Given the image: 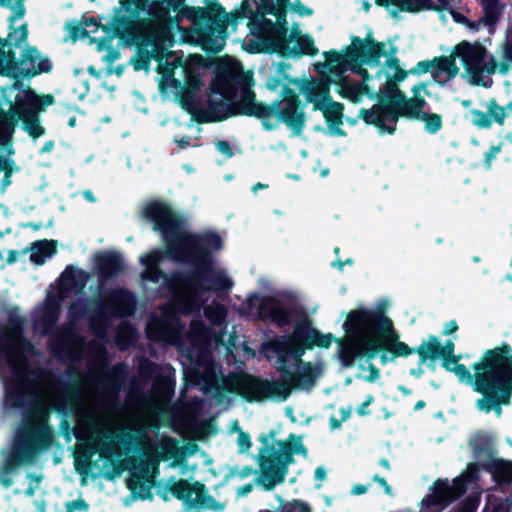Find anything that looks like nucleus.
I'll return each instance as SVG.
<instances>
[{
	"mask_svg": "<svg viewBox=\"0 0 512 512\" xmlns=\"http://www.w3.org/2000/svg\"><path fill=\"white\" fill-rule=\"evenodd\" d=\"M251 307L258 308V315L270 317L279 325L295 322L293 333L265 344L267 358L276 359L277 368L283 372L279 381H263L244 374H234L225 380L229 392L239 394L248 401H284L292 388L308 390L323 372L321 363L300 360L306 349L314 346L328 348L336 342L335 358L342 367L354 365L356 359L375 358L381 353L382 363L412 354V349L400 340L392 319L381 309L359 307L350 310L342 324L344 336L334 339L330 333L322 334L312 328L302 316L280 306L273 298L253 296Z\"/></svg>",
	"mask_w": 512,
	"mask_h": 512,
	"instance_id": "obj_1",
	"label": "nucleus"
},
{
	"mask_svg": "<svg viewBox=\"0 0 512 512\" xmlns=\"http://www.w3.org/2000/svg\"><path fill=\"white\" fill-rule=\"evenodd\" d=\"M168 15L164 2L120 0L111 29L94 18L71 24L68 29L73 40L88 37L100 52L106 50L116 35L137 45L134 69L148 70L151 59L157 60L161 93L178 100L185 109H194L195 96L205 83L208 65L200 55L179 56L168 51L172 45V35L165 23Z\"/></svg>",
	"mask_w": 512,
	"mask_h": 512,
	"instance_id": "obj_2",
	"label": "nucleus"
},
{
	"mask_svg": "<svg viewBox=\"0 0 512 512\" xmlns=\"http://www.w3.org/2000/svg\"><path fill=\"white\" fill-rule=\"evenodd\" d=\"M164 7L177 12V21L188 18L197 24L201 21L211 22L215 27H209V33L201 36L202 46L211 52L220 51L225 44L226 29L234 26L236 20L249 18V29L254 38L246 40V49L249 52L264 50L278 52L287 56H299L302 54L315 55L318 53L314 41L309 35L303 34L298 27H293L289 34L284 27L283 15L286 8V0H244L238 9L230 14L226 13L219 5L208 8L187 7L184 0H160Z\"/></svg>",
	"mask_w": 512,
	"mask_h": 512,
	"instance_id": "obj_3",
	"label": "nucleus"
},
{
	"mask_svg": "<svg viewBox=\"0 0 512 512\" xmlns=\"http://www.w3.org/2000/svg\"><path fill=\"white\" fill-rule=\"evenodd\" d=\"M251 78V73L244 72L233 58H220L210 86L207 107L201 111L198 108L199 89L195 96V108L187 110L198 112L203 121H222L237 112L264 119L275 118L286 124L294 134H300L306 116L296 88L300 89L302 85L284 73L271 76L267 87L279 93L281 98L268 105L255 101L254 92L249 87Z\"/></svg>",
	"mask_w": 512,
	"mask_h": 512,
	"instance_id": "obj_4",
	"label": "nucleus"
},
{
	"mask_svg": "<svg viewBox=\"0 0 512 512\" xmlns=\"http://www.w3.org/2000/svg\"><path fill=\"white\" fill-rule=\"evenodd\" d=\"M163 261L164 255L160 250L140 257L144 267L141 273L143 283H161L163 292L170 297V303L162 310L161 317H155L148 323L147 335L156 341L177 343L181 329L178 314L188 315L199 311L207 291L228 290L232 287V281L223 269L214 266L215 262L206 266L195 264L200 271L192 278L174 276L168 279L158 270V265Z\"/></svg>",
	"mask_w": 512,
	"mask_h": 512,
	"instance_id": "obj_5",
	"label": "nucleus"
},
{
	"mask_svg": "<svg viewBox=\"0 0 512 512\" xmlns=\"http://www.w3.org/2000/svg\"><path fill=\"white\" fill-rule=\"evenodd\" d=\"M376 49L377 46L362 43L358 38H352L351 44L341 51H329L323 53L324 62H317L314 68L323 79H313L304 82L300 92L307 102L313 104L315 110H320L328 125L331 135H344L340 128L343 117V104L335 102L330 96V84L336 86V92L343 98L354 103H359L364 97L372 98L374 87L368 84L362 86L360 83L350 80L345 73L352 71L362 74V64L374 65L375 57H368L365 54L359 57L357 51L364 48Z\"/></svg>",
	"mask_w": 512,
	"mask_h": 512,
	"instance_id": "obj_6",
	"label": "nucleus"
},
{
	"mask_svg": "<svg viewBox=\"0 0 512 512\" xmlns=\"http://www.w3.org/2000/svg\"><path fill=\"white\" fill-rule=\"evenodd\" d=\"M53 103L50 95L39 96L29 86L16 82L1 89L0 95V190L4 192L11 184V176L18 170L11 156L14 154L12 135L15 124L21 122L23 129L36 139L45 132L40 124L39 112Z\"/></svg>",
	"mask_w": 512,
	"mask_h": 512,
	"instance_id": "obj_7",
	"label": "nucleus"
},
{
	"mask_svg": "<svg viewBox=\"0 0 512 512\" xmlns=\"http://www.w3.org/2000/svg\"><path fill=\"white\" fill-rule=\"evenodd\" d=\"M143 215L162 234L169 248L168 253L160 251L164 259L171 256L194 264L211 265L214 259L210 254L223 247V238L214 231H206L197 236L189 234L182 220L166 203H148L143 209Z\"/></svg>",
	"mask_w": 512,
	"mask_h": 512,
	"instance_id": "obj_8",
	"label": "nucleus"
},
{
	"mask_svg": "<svg viewBox=\"0 0 512 512\" xmlns=\"http://www.w3.org/2000/svg\"><path fill=\"white\" fill-rule=\"evenodd\" d=\"M453 369L461 382L482 394L476 407L486 413L494 411L500 417L501 405L509 404L512 396V348L502 345L486 350L474 363L473 374L462 366Z\"/></svg>",
	"mask_w": 512,
	"mask_h": 512,
	"instance_id": "obj_9",
	"label": "nucleus"
},
{
	"mask_svg": "<svg viewBox=\"0 0 512 512\" xmlns=\"http://www.w3.org/2000/svg\"><path fill=\"white\" fill-rule=\"evenodd\" d=\"M362 43L377 46V50L368 48H364L363 50L357 51L359 57H362L365 54L368 57H375L376 63L372 66L367 64H362L360 69L362 70V74H359L364 83L361 84L365 86L368 84L370 87H374V94H379L380 101L378 104L374 105L371 109H361L359 116L366 122V114H380L384 110L392 107L394 105V100L396 97L392 96V89H395L400 95L403 93L398 89L397 82L403 81L408 72L403 70L399 66V62L394 57L387 56L385 47V43L375 42L371 34H368L365 39H360L357 37Z\"/></svg>",
	"mask_w": 512,
	"mask_h": 512,
	"instance_id": "obj_10",
	"label": "nucleus"
},
{
	"mask_svg": "<svg viewBox=\"0 0 512 512\" xmlns=\"http://www.w3.org/2000/svg\"><path fill=\"white\" fill-rule=\"evenodd\" d=\"M31 346L18 326L0 332V377L7 394L28 391L27 356Z\"/></svg>",
	"mask_w": 512,
	"mask_h": 512,
	"instance_id": "obj_11",
	"label": "nucleus"
},
{
	"mask_svg": "<svg viewBox=\"0 0 512 512\" xmlns=\"http://www.w3.org/2000/svg\"><path fill=\"white\" fill-rule=\"evenodd\" d=\"M394 97V105L380 114H366V123L374 125L380 133L393 134L396 130V123L399 117L417 119L424 123V129L430 134L437 133L442 128V117L436 113L423 111L426 104L424 99H406L395 89L391 90Z\"/></svg>",
	"mask_w": 512,
	"mask_h": 512,
	"instance_id": "obj_12",
	"label": "nucleus"
},
{
	"mask_svg": "<svg viewBox=\"0 0 512 512\" xmlns=\"http://www.w3.org/2000/svg\"><path fill=\"white\" fill-rule=\"evenodd\" d=\"M261 474L258 483L265 489H273L282 483L293 455H307L301 437L291 435L287 441H275L261 451Z\"/></svg>",
	"mask_w": 512,
	"mask_h": 512,
	"instance_id": "obj_13",
	"label": "nucleus"
},
{
	"mask_svg": "<svg viewBox=\"0 0 512 512\" xmlns=\"http://www.w3.org/2000/svg\"><path fill=\"white\" fill-rule=\"evenodd\" d=\"M456 58L460 59L464 68V77L474 85L489 86L491 84L490 75L497 69L505 73L508 70L509 62L497 65L492 55L478 43H469L463 41L453 49Z\"/></svg>",
	"mask_w": 512,
	"mask_h": 512,
	"instance_id": "obj_14",
	"label": "nucleus"
},
{
	"mask_svg": "<svg viewBox=\"0 0 512 512\" xmlns=\"http://www.w3.org/2000/svg\"><path fill=\"white\" fill-rule=\"evenodd\" d=\"M87 280L88 274L80 269L67 268L61 274L57 287L51 289L44 305L37 311L44 325L55 322L61 302L81 293Z\"/></svg>",
	"mask_w": 512,
	"mask_h": 512,
	"instance_id": "obj_15",
	"label": "nucleus"
},
{
	"mask_svg": "<svg viewBox=\"0 0 512 512\" xmlns=\"http://www.w3.org/2000/svg\"><path fill=\"white\" fill-rule=\"evenodd\" d=\"M21 58L15 57L0 58V75L13 78L31 77L41 73L49 72L52 69L50 60L41 55L35 48H28L20 53Z\"/></svg>",
	"mask_w": 512,
	"mask_h": 512,
	"instance_id": "obj_16",
	"label": "nucleus"
},
{
	"mask_svg": "<svg viewBox=\"0 0 512 512\" xmlns=\"http://www.w3.org/2000/svg\"><path fill=\"white\" fill-rule=\"evenodd\" d=\"M477 464H470L467 468V475L455 479L452 484L447 481L438 480L430 489V493L423 498L419 512H440L448 501L463 493V484L466 480H472L473 474L477 471Z\"/></svg>",
	"mask_w": 512,
	"mask_h": 512,
	"instance_id": "obj_17",
	"label": "nucleus"
},
{
	"mask_svg": "<svg viewBox=\"0 0 512 512\" xmlns=\"http://www.w3.org/2000/svg\"><path fill=\"white\" fill-rule=\"evenodd\" d=\"M191 454L192 451L186 447H178L177 443L170 438L161 439L154 448H148V455L154 457L156 464L159 461H166L169 467L180 468L182 474L196 469V464H187V458Z\"/></svg>",
	"mask_w": 512,
	"mask_h": 512,
	"instance_id": "obj_18",
	"label": "nucleus"
},
{
	"mask_svg": "<svg viewBox=\"0 0 512 512\" xmlns=\"http://www.w3.org/2000/svg\"><path fill=\"white\" fill-rule=\"evenodd\" d=\"M171 491L178 499L190 506L211 511H222L225 507L224 503L206 495L203 486L198 483L191 485L185 480H180L172 485Z\"/></svg>",
	"mask_w": 512,
	"mask_h": 512,
	"instance_id": "obj_19",
	"label": "nucleus"
},
{
	"mask_svg": "<svg viewBox=\"0 0 512 512\" xmlns=\"http://www.w3.org/2000/svg\"><path fill=\"white\" fill-rule=\"evenodd\" d=\"M392 15L398 12H418L424 9L447 11L457 9L459 0H374Z\"/></svg>",
	"mask_w": 512,
	"mask_h": 512,
	"instance_id": "obj_20",
	"label": "nucleus"
},
{
	"mask_svg": "<svg viewBox=\"0 0 512 512\" xmlns=\"http://www.w3.org/2000/svg\"><path fill=\"white\" fill-rule=\"evenodd\" d=\"M204 313L213 328L207 330L203 328L200 322L193 320L191 323L190 337L195 342H223L219 331L225 320L226 311L224 307L220 304L213 303L205 308Z\"/></svg>",
	"mask_w": 512,
	"mask_h": 512,
	"instance_id": "obj_21",
	"label": "nucleus"
},
{
	"mask_svg": "<svg viewBox=\"0 0 512 512\" xmlns=\"http://www.w3.org/2000/svg\"><path fill=\"white\" fill-rule=\"evenodd\" d=\"M485 111L471 109L467 115L469 121L479 129H489L494 123L503 125L509 116L511 106H500L494 99L484 104Z\"/></svg>",
	"mask_w": 512,
	"mask_h": 512,
	"instance_id": "obj_22",
	"label": "nucleus"
},
{
	"mask_svg": "<svg viewBox=\"0 0 512 512\" xmlns=\"http://www.w3.org/2000/svg\"><path fill=\"white\" fill-rule=\"evenodd\" d=\"M11 23V21L9 20ZM16 21L13 22L10 27V32L6 41L0 39V58H7V54L9 57H15L18 51L21 53L26 49L23 48V44L27 38V29L24 24H20L18 27H15Z\"/></svg>",
	"mask_w": 512,
	"mask_h": 512,
	"instance_id": "obj_23",
	"label": "nucleus"
},
{
	"mask_svg": "<svg viewBox=\"0 0 512 512\" xmlns=\"http://www.w3.org/2000/svg\"><path fill=\"white\" fill-rule=\"evenodd\" d=\"M454 51L449 56L433 59L432 76L439 84H445L459 73Z\"/></svg>",
	"mask_w": 512,
	"mask_h": 512,
	"instance_id": "obj_24",
	"label": "nucleus"
},
{
	"mask_svg": "<svg viewBox=\"0 0 512 512\" xmlns=\"http://www.w3.org/2000/svg\"><path fill=\"white\" fill-rule=\"evenodd\" d=\"M56 249L57 242L54 240L37 241L29 249V259L36 265H42L56 253Z\"/></svg>",
	"mask_w": 512,
	"mask_h": 512,
	"instance_id": "obj_25",
	"label": "nucleus"
},
{
	"mask_svg": "<svg viewBox=\"0 0 512 512\" xmlns=\"http://www.w3.org/2000/svg\"><path fill=\"white\" fill-rule=\"evenodd\" d=\"M484 466L497 482L512 481V462L502 459H491Z\"/></svg>",
	"mask_w": 512,
	"mask_h": 512,
	"instance_id": "obj_26",
	"label": "nucleus"
},
{
	"mask_svg": "<svg viewBox=\"0 0 512 512\" xmlns=\"http://www.w3.org/2000/svg\"><path fill=\"white\" fill-rule=\"evenodd\" d=\"M454 353V343L452 341H447L444 344L440 343V356L443 358V366L448 370L453 372L458 378L459 375L456 373V371L453 369V367L462 366L466 370H468L471 374L474 373V370H469L466 366L463 364L458 363V357L453 355ZM474 364L472 365L473 369Z\"/></svg>",
	"mask_w": 512,
	"mask_h": 512,
	"instance_id": "obj_27",
	"label": "nucleus"
},
{
	"mask_svg": "<svg viewBox=\"0 0 512 512\" xmlns=\"http://www.w3.org/2000/svg\"><path fill=\"white\" fill-rule=\"evenodd\" d=\"M90 445L91 447L89 451L86 452L85 444L81 441L75 451V468L80 473H84L86 471L91 455L98 451V447L94 441L91 442Z\"/></svg>",
	"mask_w": 512,
	"mask_h": 512,
	"instance_id": "obj_28",
	"label": "nucleus"
},
{
	"mask_svg": "<svg viewBox=\"0 0 512 512\" xmlns=\"http://www.w3.org/2000/svg\"><path fill=\"white\" fill-rule=\"evenodd\" d=\"M421 362L426 360H435L440 356V341L436 337H429V339L421 344L418 349Z\"/></svg>",
	"mask_w": 512,
	"mask_h": 512,
	"instance_id": "obj_29",
	"label": "nucleus"
},
{
	"mask_svg": "<svg viewBox=\"0 0 512 512\" xmlns=\"http://www.w3.org/2000/svg\"><path fill=\"white\" fill-rule=\"evenodd\" d=\"M132 297L125 291H118L113 296L112 303L114 312L119 315L130 313L132 308Z\"/></svg>",
	"mask_w": 512,
	"mask_h": 512,
	"instance_id": "obj_30",
	"label": "nucleus"
},
{
	"mask_svg": "<svg viewBox=\"0 0 512 512\" xmlns=\"http://www.w3.org/2000/svg\"><path fill=\"white\" fill-rule=\"evenodd\" d=\"M485 11L483 26H492L501 14L499 0H480Z\"/></svg>",
	"mask_w": 512,
	"mask_h": 512,
	"instance_id": "obj_31",
	"label": "nucleus"
},
{
	"mask_svg": "<svg viewBox=\"0 0 512 512\" xmlns=\"http://www.w3.org/2000/svg\"><path fill=\"white\" fill-rule=\"evenodd\" d=\"M122 258L118 253L107 252L100 256L103 273H114L121 268Z\"/></svg>",
	"mask_w": 512,
	"mask_h": 512,
	"instance_id": "obj_32",
	"label": "nucleus"
},
{
	"mask_svg": "<svg viewBox=\"0 0 512 512\" xmlns=\"http://www.w3.org/2000/svg\"><path fill=\"white\" fill-rule=\"evenodd\" d=\"M0 5L3 7L10 8L12 16L10 17L11 25L14 21L21 20L24 16L25 9L23 6V0H0Z\"/></svg>",
	"mask_w": 512,
	"mask_h": 512,
	"instance_id": "obj_33",
	"label": "nucleus"
},
{
	"mask_svg": "<svg viewBox=\"0 0 512 512\" xmlns=\"http://www.w3.org/2000/svg\"><path fill=\"white\" fill-rule=\"evenodd\" d=\"M449 13L455 22L463 24L473 31H477L483 26V21H478L476 23L470 22L463 14L458 12L456 9L450 10Z\"/></svg>",
	"mask_w": 512,
	"mask_h": 512,
	"instance_id": "obj_34",
	"label": "nucleus"
},
{
	"mask_svg": "<svg viewBox=\"0 0 512 512\" xmlns=\"http://www.w3.org/2000/svg\"><path fill=\"white\" fill-rule=\"evenodd\" d=\"M283 512H310L309 507L299 501H294L283 507Z\"/></svg>",
	"mask_w": 512,
	"mask_h": 512,
	"instance_id": "obj_35",
	"label": "nucleus"
},
{
	"mask_svg": "<svg viewBox=\"0 0 512 512\" xmlns=\"http://www.w3.org/2000/svg\"><path fill=\"white\" fill-rule=\"evenodd\" d=\"M433 60L431 61H421L419 62L413 69H411V73L413 74H423V73H431L433 70Z\"/></svg>",
	"mask_w": 512,
	"mask_h": 512,
	"instance_id": "obj_36",
	"label": "nucleus"
},
{
	"mask_svg": "<svg viewBox=\"0 0 512 512\" xmlns=\"http://www.w3.org/2000/svg\"><path fill=\"white\" fill-rule=\"evenodd\" d=\"M505 60L512 63V29H509L506 37V45L503 51Z\"/></svg>",
	"mask_w": 512,
	"mask_h": 512,
	"instance_id": "obj_37",
	"label": "nucleus"
},
{
	"mask_svg": "<svg viewBox=\"0 0 512 512\" xmlns=\"http://www.w3.org/2000/svg\"><path fill=\"white\" fill-rule=\"evenodd\" d=\"M216 149L225 157L230 158L233 156V150L228 142L219 141L216 143Z\"/></svg>",
	"mask_w": 512,
	"mask_h": 512,
	"instance_id": "obj_38",
	"label": "nucleus"
},
{
	"mask_svg": "<svg viewBox=\"0 0 512 512\" xmlns=\"http://www.w3.org/2000/svg\"><path fill=\"white\" fill-rule=\"evenodd\" d=\"M237 442H238V445H239V449L240 451H246L250 445H251V442H250V437L243 433V432H240L239 435H238V438H237Z\"/></svg>",
	"mask_w": 512,
	"mask_h": 512,
	"instance_id": "obj_39",
	"label": "nucleus"
},
{
	"mask_svg": "<svg viewBox=\"0 0 512 512\" xmlns=\"http://www.w3.org/2000/svg\"><path fill=\"white\" fill-rule=\"evenodd\" d=\"M499 152L500 148L494 146L490 148V150L485 154V163L487 165V168L491 167L493 160L497 157Z\"/></svg>",
	"mask_w": 512,
	"mask_h": 512,
	"instance_id": "obj_40",
	"label": "nucleus"
},
{
	"mask_svg": "<svg viewBox=\"0 0 512 512\" xmlns=\"http://www.w3.org/2000/svg\"><path fill=\"white\" fill-rule=\"evenodd\" d=\"M45 416H46V413H43L41 415V421H40L41 423H40V427H39V433L42 435V437L45 440H50L51 433H50V430L48 429V427L44 423Z\"/></svg>",
	"mask_w": 512,
	"mask_h": 512,
	"instance_id": "obj_41",
	"label": "nucleus"
},
{
	"mask_svg": "<svg viewBox=\"0 0 512 512\" xmlns=\"http://www.w3.org/2000/svg\"><path fill=\"white\" fill-rule=\"evenodd\" d=\"M374 401V398L373 396L371 395H368L365 399V401L357 408V413L359 415H367L368 414V411H367V407L373 403Z\"/></svg>",
	"mask_w": 512,
	"mask_h": 512,
	"instance_id": "obj_42",
	"label": "nucleus"
},
{
	"mask_svg": "<svg viewBox=\"0 0 512 512\" xmlns=\"http://www.w3.org/2000/svg\"><path fill=\"white\" fill-rule=\"evenodd\" d=\"M292 10L298 13L300 16H309L312 14V10L305 7L300 3H296L293 5Z\"/></svg>",
	"mask_w": 512,
	"mask_h": 512,
	"instance_id": "obj_43",
	"label": "nucleus"
},
{
	"mask_svg": "<svg viewBox=\"0 0 512 512\" xmlns=\"http://www.w3.org/2000/svg\"><path fill=\"white\" fill-rule=\"evenodd\" d=\"M361 378L369 382H374L379 378V371L374 366L371 365L369 374L361 375Z\"/></svg>",
	"mask_w": 512,
	"mask_h": 512,
	"instance_id": "obj_44",
	"label": "nucleus"
},
{
	"mask_svg": "<svg viewBox=\"0 0 512 512\" xmlns=\"http://www.w3.org/2000/svg\"><path fill=\"white\" fill-rule=\"evenodd\" d=\"M373 480H374L375 482H377L381 487H383V489H384V491H385V493H386V494H388V495H392V489H391V487L387 484V482L385 481V479H383V478H381V477H379V476L375 475V476L373 477Z\"/></svg>",
	"mask_w": 512,
	"mask_h": 512,
	"instance_id": "obj_45",
	"label": "nucleus"
},
{
	"mask_svg": "<svg viewBox=\"0 0 512 512\" xmlns=\"http://www.w3.org/2000/svg\"><path fill=\"white\" fill-rule=\"evenodd\" d=\"M314 478L316 481H324L326 479V469L324 467H318L315 470Z\"/></svg>",
	"mask_w": 512,
	"mask_h": 512,
	"instance_id": "obj_46",
	"label": "nucleus"
},
{
	"mask_svg": "<svg viewBox=\"0 0 512 512\" xmlns=\"http://www.w3.org/2000/svg\"><path fill=\"white\" fill-rule=\"evenodd\" d=\"M69 511H74L78 509H85L86 505L83 501H73L67 505Z\"/></svg>",
	"mask_w": 512,
	"mask_h": 512,
	"instance_id": "obj_47",
	"label": "nucleus"
},
{
	"mask_svg": "<svg viewBox=\"0 0 512 512\" xmlns=\"http://www.w3.org/2000/svg\"><path fill=\"white\" fill-rule=\"evenodd\" d=\"M458 325L455 321H449L445 324L444 332L445 334H451L457 331Z\"/></svg>",
	"mask_w": 512,
	"mask_h": 512,
	"instance_id": "obj_48",
	"label": "nucleus"
},
{
	"mask_svg": "<svg viewBox=\"0 0 512 512\" xmlns=\"http://www.w3.org/2000/svg\"><path fill=\"white\" fill-rule=\"evenodd\" d=\"M367 491V487L363 485H354L352 487V494L354 495H361L364 494Z\"/></svg>",
	"mask_w": 512,
	"mask_h": 512,
	"instance_id": "obj_49",
	"label": "nucleus"
},
{
	"mask_svg": "<svg viewBox=\"0 0 512 512\" xmlns=\"http://www.w3.org/2000/svg\"><path fill=\"white\" fill-rule=\"evenodd\" d=\"M251 490H252V485H245V486H243V487L238 489V494L241 495V496H245L248 493H250Z\"/></svg>",
	"mask_w": 512,
	"mask_h": 512,
	"instance_id": "obj_50",
	"label": "nucleus"
},
{
	"mask_svg": "<svg viewBox=\"0 0 512 512\" xmlns=\"http://www.w3.org/2000/svg\"><path fill=\"white\" fill-rule=\"evenodd\" d=\"M175 141L178 143V145H179L182 149L187 148V146H189V145H190V138H188V137H187V138H182V139H180V140H177V139H176Z\"/></svg>",
	"mask_w": 512,
	"mask_h": 512,
	"instance_id": "obj_51",
	"label": "nucleus"
},
{
	"mask_svg": "<svg viewBox=\"0 0 512 512\" xmlns=\"http://www.w3.org/2000/svg\"><path fill=\"white\" fill-rule=\"evenodd\" d=\"M117 57H118L117 52L107 53V54L103 55V59L106 60L107 62H111L114 59H116Z\"/></svg>",
	"mask_w": 512,
	"mask_h": 512,
	"instance_id": "obj_52",
	"label": "nucleus"
},
{
	"mask_svg": "<svg viewBox=\"0 0 512 512\" xmlns=\"http://www.w3.org/2000/svg\"><path fill=\"white\" fill-rule=\"evenodd\" d=\"M350 416V409L349 410H344L342 409L341 410V421H345L349 418Z\"/></svg>",
	"mask_w": 512,
	"mask_h": 512,
	"instance_id": "obj_53",
	"label": "nucleus"
},
{
	"mask_svg": "<svg viewBox=\"0 0 512 512\" xmlns=\"http://www.w3.org/2000/svg\"><path fill=\"white\" fill-rule=\"evenodd\" d=\"M506 505H507L506 502H501L499 508L494 506V512H506V510H505Z\"/></svg>",
	"mask_w": 512,
	"mask_h": 512,
	"instance_id": "obj_54",
	"label": "nucleus"
},
{
	"mask_svg": "<svg viewBox=\"0 0 512 512\" xmlns=\"http://www.w3.org/2000/svg\"><path fill=\"white\" fill-rule=\"evenodd\" d=\"M330 423L333 429L340 427V422L335 417H331Z\"/></svg>",
	"mask_w": 512,
	"mask_h": 512,
	"instance_id": "obj_55",
	"label": "nucleus"
},
{
	"mask_svg": "<svg viewBox=\"0 0 512 512\" xmlns=\"http://www.w3.org/2000/svg\"><path fill=\"white\" fill-rule=\"evenodd\" d=\"M52 146H53L52 143H48L45 147H43L42 151L43 152H49V151L52 150V148H53Z\"/></svg>",
	"mask_w": 512,
	"mask_h": 512,
	"instance_id": "obj_56",
	"label": "nucleus"
},
{
	"mask_svg": "<svg viewBox=\"0 0 512 512\" xmlns=\"http://www.w3.org/2000/svg\"><path fill=\"white\" fill-rule=\"evenodd\" d=\"M425 406V403L423 401H418L415 405V409L419 410Z\"/></svg>",
	"mask_w": 512,
	"mask_h": 512,
	"instance_id": "obj_57",
	"label": "nucleus"
},
{
	"mask_svg": "<svg viewBox=\"0 0 512 512\" xmlns=\"http://www.w3.org/2000/svg\"><path fill=\"white\" fill-rule=\"evenodd\" d=\"M264 187H265L264 185H262L261 183H258L253 186V191L256 193L258 189H262Z\"/></svg>",
	"mask_w": 512,
	"mask_h": 512,
	"instance_id": "obj_58",
	"label": "nucleus"
},
{
	"mask_svg": "<svg viewBox=\"0 0 512 512\" xmlns=\"http://www.w3.org/2000/svg\"><path fill=\"white\" fill-rule=\"evenodd\" d=\"M84 196H85V198H86V199H88V200H90V201H93V200H94V199H93V197H92L91 192H89V191H86V192L84 193Z\"/></svg>",
	"mask_w": 512,
	"mask_h": 512,
	"instance_id": "obj_59",
	"label": "nucleus"
},
{
	"mask_svg": "<svg viewBox=\"0 0 512 512\" xmlns=\"http://www.w3.org/2000/svg\"><path fill=\"white\" fill-rule=\"evenodd\" d=\"M381 465L385 467L386 469L390 468L389 462L387 460H381Z\"/></svg>",
	"mask_w": 512,
	"mask_h": 512,
	"instance_id": "obj_60",
	"label": "nucleus"
},
{
	"mask_svg": "<svg viewBox=\"0 0 512 512\" xmlns=\"http://www.w3.org/2000/svg\"><path fill=\"white\" fill-rule=\"evenodd\" d=\"M369 7H370V4L368 3L367 0H364L363 1V8L364 10L368 11L369 10Z\"/></svg>",
	"mask_w": 512,
	"mask_h": 512,
	"instance_id": "obj_61",
	"label": "nucleus"
},
{
	"mask_svg": "<svg viewBox=\"0 0 512 512\" xmlns=\"http://www.w3.org/2000/svg\"><path fill=\"white\" fill-rule=\"evenodd\" d=\"M8 261H9L10 263H12V262H14V261H15V253H14V252H11V253H10V257H9Z\"/></svg>",
	"mask_w": 512,
	"mask_h": 512,
	"instance_id": "obj_62",
	"label": "nucleus"
},
{
	"mask_svg": "<svg viewBox=\"0 0 512 512\" xmlns=\"http://www.w3.org/2000/svg\"><path fill=\"white\" fill-rule=\"evenodd\" d=\"M328 172H329V171H328V169H323V170H321V176H322V177L327 176V175H328Z\"/></svg>",
	"mask_w": 512,
	"mask_h": 512,
	"instance_id": "obj_63",
	"label": "nucleus"
},
{
	"mask_svg": "<svg viewBox=\"0 0 512 512\" xmlns=\"http://www.w3.org/2000/svg\"><path fill=\"white\" fill-rule=\"evenodd\" d=\"M462 104H463L465 107H468V106L471 104V102H470L469 100H465V101H463V102H462Z\"/></svg>",
	"mask_w": 512,
	"mask_h": 512,
	"instance_id": "obj_64",
	"label": "nucleus"
}]
</instances>
